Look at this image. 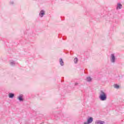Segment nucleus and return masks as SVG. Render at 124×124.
Returning <instances> with one entry per match:
<instances>
[{"instance_id":"1","label":"nucleus","mask_w":124,"mask_h":124,"mask_svg":"<svg viewBox=\"0 0 124 124\" xmlns=\"http://www.w3.org/2000/svg\"><path fill=\"white\" fill-rule=\"evenodd\" d=\"M99 98L101 101H105L107 100V93L103 91H101L99 93Z\"/></svg>"},{"instance_id":"2","label":"nucleus","mask_w":124,"mask_h":124,"mask_svg":"<svg viewBox=\"0 0 124 124\" xmlns=\"http://www.w3.org/2000/svg\"><path fill=\"white\" fill-rule=\"evenodd\" d=\"M93 117H90L87 119V122H84V124H92L93 123Z\"/></svg>"},{"instance_id":"3","label":"nucleus","mask_w":124,"mask_h":124,"mask_svg":"<svg viewBox=\"0 0 124 124\" xmlns=\"http://www.w3.org/2000/svg\"><path fill=\"white\" fill-rule=\"evenodd\" d=\"M115 60L116 58L115 57V55H114V54H111L110 61L111 62H115Z\"/></svg>"},{"instance_id":"4","label":"nucleus","mask_w":124,"mask_h":124,"mask_svg":"<svg viewBox=\"0 0 124 124\" xmlns=\"http://www.w3.org/2000/svg\"><path fill=\"white\" fill-rule=\"evenodd\" d=\"M95 124H105V122L104 121L97 120L95 122Z\"/></svg>"},{"instance_id":"5","label":"nucleus","mask_w":124,"mask_h":124,"mask_svg":"<svg viewBox=\"0 0 124 124\" xmlns=\"http://www.w3.org/2000/svg\"><path fill=\"white\" fill-rule=\"evenodd\" d=\"M45 14V12L44 10H42L39 14L40 17H43L44 15Z\"/></svg>"},{"instance_id":"6","label":"nucleus","mask_w":124,"mask_h":124,"mask_svg":"<svg viewBox=\"0 0 124 124\" xmlns=\"http://www.w3.org/2000/svg\"><path fill=\"white\" fill-rule=\"evenodd\" d=\"M123 7V5L121 4V3H118L117 4V6L116 9H121Z\"/></svg>"},{"instance_id":"7","label":"nucleus","mask_w":124,"mask_h":124,"mask_svg":"<svg viewBox=\"0 0 124 124\" xmlns=\"http://www.w3.org/2000/svg\"><path fill=\"white\" fill-rule=\"evenodd\" d=\"M17 98L20 101H23V95H19Z\"/></svg>"},{"instance_id":"8","label":"nucleus","mask_w":124,"mask_h":124,"mask_svg":"<svg viewBox=\"0 0 124 124\" xmlns=\"http://www.w3.org/2000/svg\"><path fill=\"white\" fill-rule=\"evenodd\" d=\"M9 97L10 98H13V97H14V94H13L12 93H9Z\"/></svg>"},{"instance_id":"9","label":"nucleus","mask_w":124,"mask_h":124,"mask_svg":"<svg viewBox=\"0 0 124 124\" xmlns=\"http://www.w3.org/2000/svg\"><path fill=\"white\" fill-rule=\"evenodd\" d=\"M92 80H93V79L90 77H87L86 78V81H87V82H92Z\"/></svg>"},{"instance_id":"10","label":"nucleus","mask_w":124,"mask_h":124,"mask_svg":"<svg viewBox=\"0 0 124 124\" xmlns=\"http://www.w3.org/2000/svg\"><path fill=\"white\" fill-rule=\"evenodd\" d=\"M60 64H61V65H62V66L63 65V61H62V59H60Z\"/></svg>"},{"instance_id":"11","label":"nucleus","mask_w":124,"mask_h":124,"mask_svg":"<svg viewBox=\"0 0 124 124\" xmlns=\"http://www.w3.org/2000/svg\"><path fill=\"white\" fill-rule=\"evenodd\" d=\"M10 63L11 65H15V62H14V61H11Z\"/></svg>"},{"instance_id":"12","label":"nucleus","mask_w":124,"mask_h":124,"mask_svg":"<svg viewBox=\"0 0 124 124\" xmlns=\"http://www.w3.org/2000/svg\"><path fill=\"white\" fill-rule=\"evenodd\" d=\"M74 62L75 63H77L78 62V59L77 58H75Z\"/></svg>"},{"instance_id":"13","label":"nucleus","mask_w":124,"mask_h":124,"mask_svg":"<svg viewBox=\"0 0 124 124\" xmlns=\"http://www.w3.org/2000/svg\"><path fill=\"white\" fill-rule=\"evenodd\" d=\"M114 88L115 89H119V88H120V86L119 85H118L117 84H115V85H114Z\"/></svg>"}]
</instances>
